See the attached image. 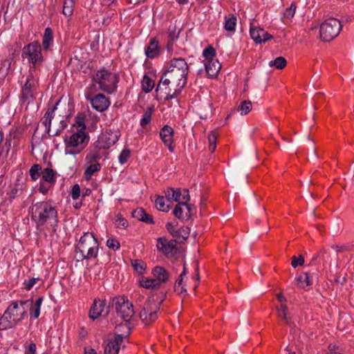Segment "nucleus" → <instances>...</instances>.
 Wrapping results in <instances>:
<instances>
[{
	"label": "nucleus",
	"mask_w": 354,
	"mask_h": 354,
	"mask_svg": "<svg viewBox=\"0 0 354 354\" xmlns=\"http://www.w3.org/2000/svg\"><path fill=\"white\" fill-rule=\"evenodd\" d=\"M189 66L185 59L174 58L167 67V69L162 74L156 90H160L161 84L165 86L171 85L174 87V91L167 93L166 99H173L177 97L182 89L187 85Z\"/></svg>",
	"instance_id": "obj_1"
},
{
	"label": "nucleus",
	"mask_w": 354,
	"mask_h": 354,
	"mask_svg": "<svg viewBox=\"0 0 354 354\" xmlns=\"http://www.w3.org/2000/svg\"><path fill=\"white\" fill-rule=\"evenodd\" d=\"M30 300L12 301L0 318V330L15 327L27 315Z\"/></svg>",
	"instance_id": "obj_2"
},
{
	"label": "nucleus",
	"mask_w": 354,
	"mask_h": 354,
	"mask_svg": "<svg viewBox=\"0 0 354 354\" xmlns=\"http://www.w3.org/2000/svg\"><path fill=\"white\" fill-rule=\"evenodd\" d=\"M32 219L37 229L46 224L56 226L58 223L56 207L47 201L37 203L32 207Z\"/></svg>",
	"instance_id": "obj_3"
},
{
	"label": "nucleus",
	"mask_w": 354,
	"mask_h": 354,
	"mask_svg": "<svg viewBox=\"0 0 354 354\" xmlns=\"http://www.w3.org/2000/svg\"><path fill=\"white\" fill-rule=\"evenodd\" d=\"M92 82L95 86L97 85V90L112 94L116 91L119 77L116 73L102 68L93 75Z\"/></svg>",
	"instance_id": "obj_4"
},
{
	"label": "nucleus",
	"mask_w": 354,
	"mask_h": 354,
	"mask_svg": "<svg viewBox=\"0 0 354 354\" xmlns=\"http://www.w3.org/2000/svg\"><path fill=\"white\" fill-rule=\"evenodd\" d=\"M21 57L29 64V71H35L39 69L45 60L41 46L38 41L25 45L21 50Z\"/></svg>",
	"instance_id": "obj_5"
},
{
	"label": "nucleus",
	"mask_w": 354,
	"mask_h": 354,
	"mask_svg": "<svg viewBox=\"0 0 354 354\" xmlns=\"http://www.w3.org/2000/svg\"><path fill=\"white\" fill-rule=\"evenodd\" d=\"M99 243L91 232H85L76 245V251L80 253L82 259H92L97 257Z\"/></svg>",
	"instance_id": "obj_6"
},
{
	"label": "nucleus",
	"mask_w": 354,
	"mask_h": 354,
	"mask_svg": "<svg viewBox=\"0 0 354 354\" xmlns=\"http://www.w3.org/2000/svg\"><path fill=\"white\" fill-rule=\"evenodd\" d=\"M89 137L84 131L78 130L64 138L66 155L76 156L81 153L88 142Z\"/></svg>",
	"instance_id": "obj_7"
},
{
	"label": "nucleus",
	"mask_w": 354,
	"mask_h": 354,
	"mask_svg": "<svg viewBox=\"0 0 354 354\" xmlns=\"http://www.w3.org/2000/svg\"><path fill=\"white\" fill-rule=\"evenodd\" d=\"M162 301L155 299L153 297L146 301L140 313V319L145 325H149L158 318Z\"/></svg>",
	"instance_id": "obj_8"
},
{
	"label": "nucleus",
	"mask_w": 354,
	"mask_h": 354,
	"mask_svg": "<svg viewBox=\"0 0 354 354\" xmlns=\"http://www.w3.org/2000/svg\"><path fill=\"white\" fill-rule=\"evenodd\" d=\"M342 28V26L338 19L329 18L320 25V38L324 41H330L339 35Z\"/></svg>",
	"instance_id": "obj_9"
},
{
	"label": "nucleus",
	"mask_w": 354,
	"mask_h": 354,
	"mask_svg": "<svg viewBox=\"0 0 354 354\" xmlns=\"http://www.w3.org/2000/svg\"><path fill=\"white\" fill-rule=\"evenodd\" d=\"M112 306L115 308L117 315L124 322L131 319L134 314L133 304L124 297H117L112 299Z\"/></svg>",
	"instance_id": "obj_10"
},
{
	"label": "nucleus",
	"mask_w": 354,
	"mask_h": 354,
	"mask_svg": "<svg viewBox=\"0 0 354 354\" xmlns=\"http://www.w3.org/2000/svg\"><path fill=\"white\" fill-rule=\"evenodd\" d=\"M119 136L118 131L107 129L99 138L97 147L100 149H107L118 140Z\"/></svg>",
	"instance_id": "obj_11"
},
{
	"label": "nucleus",
	"mask_w": 354,
	"mask_h": 354,
	"mask_svg": "<svg viewBox=\"0 0 354 354\" xmlns=\"http://www.w3.org/2000/svg\"><path fill=\"white\" fill-rule=\"evenodd\" d=\"M158 249L167 257H172L177 252V241L174 239H167L160 237L158 239Z\"/></svg>",
	"instance_id": "obj_12"
},
{
	"label": "nucleus",
	"mask_w": 354,
	"mask_h": 354,
	"mask_svg": "<svg viewBox=\"0 0 354 354\" xmlns=\"http://www.w3.org/2000/svg\"><path fill=\"white\" fill-rule=\"evenodd\" d=\"M86 98L90 101L92 108L99 112L106 111L111 104L109 99L101 93L97 94L93 97L90 95H86Z\"/></svg>",
	"instance_id": "obj_13"
},
{
	"label": "nucleus",
	"mask_w": 354,
	"mask_h": 354,
	"mask_svg": "<svg viewBox=\"0 0 354 354\" xmlns=\"http://www.w3.org/2000/svg\"><path fill=\"white\" fill-rule=\"evenodd\" d=\"M174 131L169 125H165L160 131V137L165 144L168 147L171 152H174L175 148L173 145L174 143Z\"/></svg>",
	"instance_id": "obj_14"
},
{
	"label": "nucleus",
	"mask_w": 354,
	"mask_h": 354,
	"mask_svg": "<svg viewBox=\"0 0 354 354\" xmlns=\"http://www.w3.org/2000/svg\"><path fill=\"white\" fill-rule=\"evenodd\" d=\"M106 303L102 300H95L89 312V317L95 320L101 315L106 316L109 314L108 308L105 310Z\"/></svg>",
	"instance_id": "obj_15"
},
{
	"label": "nucleus",
	"mask_w": 354,
	"mask_h": 354,
	"mask_svg": "<svg viewBox=\"0 0 354 354\" xmlns=\"http://www.w3.org/2000/svg\"><path fill=\"white\" fill-rule=\"evenodd\" d=\"M174 216L178 219L187 220L192 214V207L186 202L178 203L173 212Z\"/></svg>",
	"instance_id": "obj_16"
},
{
	"label": "nucleus",
	"mask_w": 354,
	"mask_h": 354,
	"mask_svg": "<svg viewBox=\"0 0 354 354\" xmlns=\"http://www.w3.org/2000/svg\"><path fill=\"white\" fill-rule=\"evenodd\" d=\"M161 53V48L158 40L156 37L150 39L149 44L145 48V54L149 59H155Z\"/></svg>",
	"instance_id": "obj_17"
},
{
	"label": "nucleus",
	"mask_w": 354,
	"mask_h": 354,
	"mask_svg": "<svg viewBox=\"0 0 354 354\" xmlns=\"http://www.w3.org/2000/svg\"><path fill=\"white\" fill-rule=\"evenodd\" d=\"M250 33L252 39L257 44L265 43L272 37L264 29L259 27L251 26Z\"/></svg>",
	"instance_id": "obj_18"
},
{
	"label": "nucleus",
	"mask_w": 354,
	"mask_h": 354,
	"mask_svg": "<svg viewBox=\"0 0 354 354\" xmlns=\"http://www.w3.org/2000/svg\"><path fill=\"white\" fill-rule=\"evenodd\" d=\"M126 337L122 335H115L105 346L104 354H118L120 345Z\"/></svg>",
	"instance_id": "obj_19"
},
{
	"label": "nucleus",
	"mask_w": 354,
	"mask_h": 354,
	"mask_svg": "<svg viewBox=\"0 0 354 354\" xmlns=\"http://www.w3.org/2000/svg\"><path fill=\"white\" fill-rule=\"evenodd\" d=\"M152 274L157 281L160 285L167 282L170 278V274L163 267L156 266L153 269Z\"/></svg>",
	"instance_id": "obj_20"
},
{
	"label": "nucleus",
	"mask_w": 354,
	"mask_h": 354,
	"mask_svg": "<svg viewBox=\"0 0 354 354\" xmlns=\"http://www.w3.org/2000/svg\"><path fill=\"white\" fill-rule=\"evenodd\" d=\"M180 30H177L175 25H170L168 28V40L167 42V49L169 52L173 50L174 43L178 39Z\"/></svg>",
	"instance_id": "obj_21"
},
{
	"label": "nucleus",
	"mask_w": 354,
	"mask_h": 354,
	"mask_svg": "<svg viewBox=\"0 0 354 354\" xmlns=\"http://www.w3.org/2000/svg\"><path fill=\"white\" fill-rule=\"evenodd\" d=\"M53 46V33L50 28L48 27L45 29L42 37V46L44 50H49Z\"/></svg>",
	"instance_id": "obj_22"
},
{
	"label": "nucleus",
	"mask_w": 354,
	"mask_h": 354,
	"mask_svg": "<svg viewBox=\"0 0 354 354\" xmlns=\"http://www.w3.org/2000/svg\"><path fill=\"white\" fill-rule=\"evenodd\" d=\"M205 66L207 75L211 77H216L221 68L218 60H209L205 64Z\"/></svg>",
	"instance_id": "obj_23"
},
{
	"label": "nucleus",
	"mask_w": 354,
	"mask_h": 354,
	"mask_svg": "<svg viewBox=\"0 0 354 354\" xmlns=\"http://www.w3.org/2000/svg\"><path fill=\"white\" fill-rule=\"evenodd\" d=\"M165 198L167 203H171L172 202L181 203L180 198V189H174L169 187L165 191Z\"/></svg>",
	"instance_id": "obj_24"
},
{
	"label": "nucleus",
	"mask_w": 354,
	"mask_h": 354,
	"mask_svg": "<svg viewBox=\"0 0 354 354\" xmlns=\"http://www.w3.org/2000/svg\"><path fill=\"white\" fill-rule=\"evenodd\" d=\"M276 309L277 311L278 317L281 319L286 324L290 326L294 323V321L292 320V317L288 312L287 306H277Z\"/></svg>",
	"instance_id": "obj_25"
},
{
	"label": "nucleus",
	"mask_w": 354,
	"mask_h": 354,
	"mask_svg": "<svg viewBox=\"0 0 354 354\" xmlns=\"http://www.w3.org/2000/svg\"><path fill=\"white\" fill-rule=\"evenodd\" d=\"M35 71H29L26 75V80L24 84L21 86V87L30 88L34 91H36L37 86V80L36 76L35 75Z\"/></svg>",
	"instance_id": "obj_26"
},
{
	"label": "nucleus",
	"mask_w": 354,
	"mask_h": 354,
	"mask_svg": "<svg viewBox=\"0 0 354 354\" xmlns=\"http://www.w3.org/2000/svg\"><path fill=\"white\" fill-rule=\"evenodd\" d=\"M43 302V297H39L33 303L32 300H30V314L34 319H37L40 315L41 306Z\"/></svg>",
	"instance_id": "obj_27"
},
{
	"label": "nucleus",
	"mask_w": 354,
	"mask_h": 354,
	"mask_svg": "<svg viewBox=\"0 0 354 354\" xmlns=\"http://www.w3.org/2000/svg\"><path fill=\"white\" fill-rule=\"evenodd\" d=\"M41 180L54 185L56 181L55 172L51 168L44 169L41 173Z\"/></svg>",
	"instance_id": "obj_28"
},
{
	"label": "nucleus",
	"mask_w": 354,
	"mask_h": 354,
	"mask_svg": "<svg viewBox=\"0 0 354 354\" xmlns=\"http://www.w3.org/2000/svg\"><path fill=\"white\" fill-rule=\"evenodd\" d=\"M57 104L58 102L51 109H48L41 119V123L47 128L48 131H50L51 121L53 118V113L57 109Z\"/></svg>",
	"instance_id": "obj_29"
},
{
	"label": "nucleus",
	"mask_w": 354,
	"mask_h": 354,
	"mask_svg": "<svg viewBox=\"0 0 354 354\" xmlns=\"http://www.w3.org/2000/svg\"><path fill=\"white\" fill-rule=\"evenodd\" d=\"M35 91L21 87V101L23 102H27L29 104L35 99Z\"/></svg>",
	"instance_id": "obj_30"
},
{
	"label": "nucleus",
	"mask_w": 354,
	"mask_h": 354,
	"mask_svg": "<svg viewBox=\"0 0 354 354\" xmlns=\"http://www.w3.org/2000/svg\"><path fill=\"white\" fill-rule=\"evenodd\" d=\"M153 110V108L151 106L147 107L145 110L140 121V124L141 127H145L150 123Z\"/></svg>",
	"instance_id": "obj_31"
},
{
	"label": "nucleus",
	"mask_w": 354,
	"mask_h": 354,
	"mask_svg": "<svg viewBox=\"0 0 354 354\" xmlns=\"http://www.w3.org/2000/svg\"><path fill=\"white\" fill-rule=\"evenodd\" d=\"M140 285L147 289L149 288H157L160 287L159 284L156 281L155 278L147 279L145 277H142L139 281Z\"/></svg>",
	"instance_id": "obj_32"
},
{
	"label": "nucleus",
	"mask_w": 354,
	"mask_h": 354,
	"mask_svg": "<svg viewBox=\"0 0 354 354\" xmlns=\"http://www.w3.org/2000/svg\"><path fill=\"white\" fill-rule=\"evenodd\" d=\"M167 199L164 196H158L155 201L156 208L162 212H168L170 209L171 203L166 204Z\"/></svg>",
	"instance_id": "obj_33"
},
{
	"label": "nucleus",
	"mask_w": 354,
	"mask_h": 354,
	"mask_svg": "<svg viewBox=\"0 0 354 354\" xmlns=\"http://www.w3.org/2000/svg\"><path fill=\"white\" fill-rule=\"evenodd\" d=\"M91 165L87 167L84 171V176L86 180L91 179V176L94 173L98 171L101 169V165L100 163H90Z\"/></svg>",
	"instance_id": "obj_34"
},
{
	"label": "nucleus",
	"mask_w": 354,
	"mask_h": 354,
	"mask_svg": "<svg viewBox=\"0 0 354 354\" xmlns=\"http://www.w3.org/2000/svg\"><path fill=\"white\" fill-rule=\"evenodd\" d=\"M155 86V82L147 75H145L142 80V88L145 93H149Z\"/></svg>",
	"instance_id": "obj_35"
},
{
	"label": "nucleus",
	"mask_w": 354,
	"mask_h": 354,
	"mask_svg": "<svg viewBox=\"0 0 354 354\" xmlns=\"http://www.w3.org/2000/svg\"><path fill=\"white\" fill-rule=\"evenodd\" d=\"M297 284L301 288H305L306 287L311 285L312 281L309 274L308 272L301 273L297 278Z\"/></svg>",
	"instance_id": "obj_36"
},
{
	"label": "nucleus",
	"mask_w": 354,
	"mask_h": 354,
	"mask_svg": "<svg viewBox=\"0 0 354 354\" xmlns=\"http://www.w3.org/2000/svg\"><path fill=\"white\" fill-rule=\"evenodd\" d=\"M41 173L42 168L39 164L33 165L29 170L30 178L33 181H36L41 176Z\"/></svg>",
	"instance_id": "obj_37"
},
{
	"label": "nucleus",
	"mask_w": 354,
	"mask_h": 354,
	"mask_svg": "<svg viewBox=\"0 0 354 354\" xmlns=\"http://www.w3.org/2000/svg\"><path fill=\"white\" fill-rule=\"evenodd\" d=\"M236 17L231 15L229 18L225 19L224 28L227 31L234 32L236 26Z\"/></svg>",
	"instance_id": "obj_38"
},
{
	"label": "nucleus",
	"mask_w": 354,
	"mask_h": 354,
	"mask_svg": "<svg viewBox=\"0 0 354 354\" xmlns=\"http://www.w3.org/2000/svg\"><path fill=\"white\" fill-rule=\"evenodd\" d=\"M75 0H64L62 13L66 17L71 16L73 12Z\"/></svg>",
	"instance_id": "obj_39"
},
{
	"label": "nucleus",
	"mask_w": 354,
	"mask_h": 354,
	"mask_svg": "<svg viewBox=\"0 0 354 354\" xmlns=\"http://www.w3.org/2000/svg\"><path fill=\"white\" fill-rule=\"evenodd\" d=\"M252 108V102L250 100H243L239 106L237 110L240 112L241 115H247Z\"/></svg>",
	"instance_id": "obj_40"
},
{
	"label": "nucleus",
	"mask_w": 354,
	"mask_h": 354,
	"mask_svg": "<svg viewBox=\"0 0 354 354\" xmlns=\"http://www.w3.org/2000/svg\"><path fill=\"white\" fill-rule=\"evenodd\" d=\"M287 62L283 57H278L274 60L269 62L270 67H275L277 69H282L286 66Z\"/></svg>",
	"instance_id": "obj_41"
},
{
	"label": "nucleus",
	"mask_w": 354,
	"mask_h": 354,
	"mask_svg": "<svg viewBox=\"0 0 354 354\" xmlns=\"http://www.w3.org/2000/svg\"><path fill=\"white\" fill-rule=\"evenodd\" d=\"M131 265L133 269L140 274H143L144 271L146 269L145 263L139 259H136L131 261Z\"/></svg>",
	"instance_id": "obj_42"
},
{
	"label": "nucleus",
	"mask_w": 354,
	"mask_h": 354,
	"mask_svg": "<svg viewBox=\"0 0 354 354\" xmlns=\"http://www.w3.org/2000/svg\"><path fill=\"white\" fill-rule=\"evenodd\" d=\"M101 158V155L99 150H91L86 156V161L87 163H92Z\"/></svg>",
	"instance_id": "obj_43"
},
{
	"label": "nucleus",
	"mask_w": 354,
	"mask_h": 354,
	"mask_svg": "<svg viewBox=\"0 0 354 354\" xmlns=\"http://www.w3.org/2000/svg\"><path fill=\"white\" fill-rule=\"evenodd\" d=\"M217 136L214 132H211L208 136L209 150L213 153L216 147Z\"/></svg>",
	"instance_id": "obj_44"
},
{
	"label": "nucleus",
	"mask_w": 354,
	"mask_h": 354,
	"mask_svg": "<svg viewBox=\"0 0 354 354\" xmlns=\"http://www.w3.org/2000/svg\"><path fill=\"white\" fill-rule=\"evenodd\" d=\"M166 228L167 231L174 237L180 239V231L179 229H176L174 225L172 223H167L166 224Z\"/></svg>",
	"instance_id": "obj_45"
},
{
	"label": "nucleus",
	"mask_w": 354,
	"mask_h": 354,
	"mask_svg": "<svg viewBox=\"0 0 354 354\" xmlns=\"http://www.w3.org/2000/svg\"><path fill=\"white\" fill-rule=\"evenodd\" d=\"M130 154L131 151L129 149L124 148L122 149L118 157L119 162L121 165L126 163L130 157Z\"/></svg>",
	"instance_id": "obj_46"
},
{
	"label": "nucleus",
	"mask_w": 354,
	"mask_h": 354,
	"mask_svg": "<svg viewBox=\"0 0 354 354\" xmlns=\"http://www.w3.org/2000/svg\"><path fill=\"white\" fill-rule=\"evenodd\" d=\"M203 55L206 59L213 60L212 59L216 55L215 49L212 46H209L203 50Z\"/></svg>",
	"instance_id": "obj_47"
},
{
	"label": "nucleus",
	"mask_w": 354,
	"mask_h": 354,
	"mask_svg": "<svg viewBox=\"0 0 354 354\" xmlns=\"http://www.w3.org/2000/svg\"><path fill=\"white\" fill-rule=\"evenodd\" d=\"M297 6L295 3H292L290 6L286 8L283 12L284 17L291 19L294 17Z\"/></svg>",
	"instance_id": "obj_48"
},
{
	"label": "nucleus",
	"mask_w": 354,
	"mask_h": 354,
	"mask_svg": "<svg viewBox=\"0 0 354 354\" xmlns=\"http://www.w3.org/2000/svg\"><path fill=\"white\" fill-rule=\"evenodd\" d=\"M53 186V185H50L48 183H46V182H44L42 180H40V183H39V192H41L42 194L45 195L46 194L49 189Z\"/></svg>",
	"instance_id": "obj_49"
},
{
	"label": "nucleus",
	"mask_w": 354,
	"mask_h": 354,
	"mask_svg": "<svg viewBox=\"0 0 354 354\" xmlns=\"http://www.w3.org/2000/svg\"><path fill=\"white\" fill-rule=\"evenodd\" d=\"M304 263V258L302 255L299 257L293 256L292 257L291 266L293 268H297L299 266H302Z\"/></svg>",
	"instance_id": "obj_50"
},
{
	"label": "nucleus",
	"mask_w": 354,
	"mask_h": 354,
	"mask_svg": "<svg viewBox=\"0 0 354 354\" xmlns=\"http://www.w3.org/2000/svg\"><path fill=\"white\" fill-rule=\"evenodd\" d=\"M106 246L109 248L113 249V250H117L120 248V245L117 240L114 239H109L106 241Z\"/></svg>",
	"instance_id": "obj_51"
},
{
	"label": "nucleus",
	"mask_w": 354,
	"mask_h": 354,
	"mask_svg": "<svg viewBox=\"0 0 354 354\" xmlns=\"http://www.w3.org/2000/svg\"><path fill=\"white\" fill-rule=\"evenodd\" d=\"M80 187L78 184L73 186L71 189V197L73 200H77L80 196Z\"/></svg>",
	"instance_id": "obj_52"
},
{
	"label": "nucleus",
	"mask_w": 354,
	"mask_h": 354,
	"mask_svg": "<svg viewBox=\"0 0 354 354\" xmlns=\"http://www.w3.org/2000/svg\"><path fill=\"white\" fill-rule=\"evenodd\" d=\"M145 213V210L144 209L138 208L132 212V215L135 218H137L139 221H142L144 218L143 216Z\"/></svg>",
	"instance_id": "obj_53"
},
{
	"label": "nucleus",
	"mask_w": 354,
	"mask_h": 354,
	"mask_svg": "<svg viewBox=\"0 0 354 354\" xmlns=\"http://www.w3.org/2000/svg\"><path fill=\"white\" fill-rule=\"evenodd\" d=\"M37 280H38V279H37V278H31L28 281H24V288L27 290H30L34 286V285L36 283Z\"/></svg>",
	"instance_id": "obj_54"
},
{
	"label": "nucleus",
	"mask_w": 354,
	"mask_h": 354,
	"mask_svg": "<svg viewBox=\"0 0 354 354\" xmlns=\"http://www.w3.org/2000/svg\"><path fill=\"white\" fill-rule=\"evenodd\" d=\"M180 198L181 202H186L187 203L189 201L190 198L188 189H180Z\"/></svg>",
	"instance_id": "obj_55"
},
{
	"label": "nucleus",
	"mask_w": 354,
	"mask_h": 354,
	"mask_svg": "<svg viewBox=\"0 0 354 354\" xmlns=\"http://www.w3.org/2000/svg\"><path fill=\"white\" fill-rule=\"evenodd\" d=\"M127 221L123 218H118L115 221V225L118 227L125 228L127 227Z\"/></svg>",
	"instance_id": "obj_56"
},
{
	"label": "nucleus",
	"mask_w": 354,
	"mask_h": 354,
	"mask_svg": "<svg viewBox=\"0 0 354 354\" xmlns=\"http://www.w3.org/2000/svg\"><path fill=\"white\" fill-rule=\"evenodd\" d=\"M179 230L180 231V238L183 239H187L189 234V228L187 227H182Z\"/></svg>",
	"instance_id": "obj_57"
},
{
	"label": "nucleus",
	"mask_w": 354,
	"mask_h": 354,
	"mask_svg": "<svg viewBox=\"0 0 354 354\" xmlns=\"http://www.w3.org/2000/svg\"><path fill=\"white\" fill-rule=\"evenodd\" d=\"M174 290L178 295H185L187 292V290L183 285H174Z\"/></svg>",
	"instance_id": "obj_58"
},
{
	"label": "nucleus",
	"mask_w": 354,
	"mask_h": 354,
	"mask_svg": "<svg viewBox=\"0 0 354 354\" xmlns=\"http://www.w3.org/2000/svg\"><path fill=\"white\" fill-rule=\"evenodd\" d=\"M277 298L280 303L279 306H287V299L282 293L277 294Z\"/></svg>",
	"instance_id": "obj_59"
},
{
	"label": "nucleus",
	"mask_w": 354,
	"mask_h": 354,
	"mask_svg": "<svg viewBox=\"0 0 354 354\" xmlns=\"http://www.w3.org/2000/svg\"><path fill=\"white\" fill-rule=\"evenodd\" d=\"M186 272H187L186 266H185V264H184L183 271L180 274L178 279L176 281L175 285H183V277L186 274Z\"/></svg>",
	"instance_id": "obj_60"
},
{
	"label": "nucleus",
	"mask_w": 354,
	"mask_h": 354,
	"mask_svg": "<svg viewBox=\"0 0 354 354\" xmlns=\"http://www.w3.org/2000/svg\"><path fill=\"white\" fill-rule=\"evenodd\" d=\"M331 248L335 250L337 252H342L348 250V247L346 245H333Z\"/></svg>",
	"instance_id": "obj_61"
},
{
	"label": "nucleus",
	"mask_w": 354,
	"mask_h": 354,
	"mask_svg": "<svg viewBox=\"0 0 354 354\" xmlns=\"http://www.w3.org/2000/svg\"><path fill=\"white\" fill-rule=\"evenodd\" d=\"M144 218L141 221L147 223H153V220L151 215L147 214L146 212L143 216Z\"/></svg>",
	"instance_id": "obj_62"
},
{
	"label": "nucleus",
	"mask_w": 354,
	"mask_h": 354,
	"mask_svg": "<svg viewBox=\"0 0 354 354\" xmlns=\"http://www.w3.org/2000/svg\"><path fill=\"white\" fill-rule=\"evenodd\" d=\"M18 192L19 189L16 187H12L10 192V197L11 198H15L18 195Z\"/></svg>",
	"instance_id": "obj_63"
},
{
	"label": "nucleus",
	"mask_w": 354,
	"mask_h": 354,
	"mask_svg": "<svg viewBox=\"0 0 354 354\" xmlns=\"http://www.w3.org/2000/svg\"><path fill=\"white\" fill-rule=\"evenodd\" d=\"M27 352L30 353L32 354H35L36 344L35 343H30L28 346V349Z\"/></svg>",
	"instance_id": "obj_64"
}]
</instances>
